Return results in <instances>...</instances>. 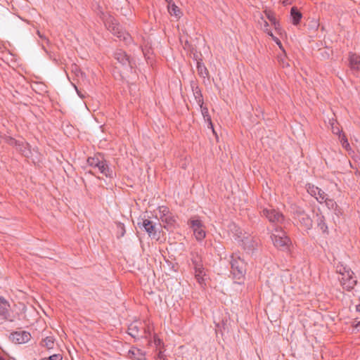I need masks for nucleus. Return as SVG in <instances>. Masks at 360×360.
I'll return each mask as SVG.
<instances>
[{
    "label": "nucleus",
    "instance_id": "f257e3e1",
    "mask_svg": "<svg viewBox=\"0 0 360 360\" xmlns=\"http://www.w3.org/2000/svg\"><path fill=\"white\" fill-rule=\"evenodd\" d=\"M230 258L231 272L233 278L238 281L237 283H240L245 276L246 264L237 253H232Z\"/></svg>",
    "mask_w": 360,
    "mask_h": 360
},
{
    "label": "nucleus",
    "instance_id": "f03ea898",
    "mask_svg": "<svg viewBox=\"0 0 360 360\" xmlns=\"http://www.w3.org/2000/svg\"><path fill=\"white\" fill-rule=\"evenodd\" d=\"M191 261L195 270V277L198 283L202 285L205 282L206 273L201 255L198 252H191Z\"/></svg>",
    "mask_w": 360,
    "mask_h": 360
},
{
    "label": "nucleus",
    "instance_id": "7ed1b4c3",
    "mask_svg": "<svg viewBox=\"0 0 360 360\" xmlns=\"http://www.w3.org/2000/svg\"><path fill=\"white\" fill-rule=\"evenodd\" d=\"M105 27L113 35L116 36L120 40L128 42L131 39L129 33L122 28V27L113 18H109L105 22Z\"/></svg>",
    "mask_w": 360,
    "mask_h": 360
},
{
    "label": "nucleus",
    "instance_id": "20e7f679",
    "mask_svg": "<svg viewBox=\"0 0 360 360\" xmlns=\"http://www.w3.org/2000/svg\"><path fill=\"white\" fill-rule=\"evenodd\" d=\"M188 225L193 230V235L198 241H202L205 238V226L198 217L191 218Z\"/></svg>",
    "mask_w": 360,
    "mask_h": 360
},
{
    "label": "nucleus",
    "instance_id": "39448f33",
    "mask_svg": "<svg viewBox=\"0 0 360 360\" xmlns=\"http://www.w3.org/2000/svg\"><path fill=\"white\" fill-rule=\"evenodd\" d=\"M160 219L165 225V229L174 228L176 224V217L172 213L167 206H159Z\"/></svg>",
    "mask_w": 360,
    "mask_h": 360
},
{
    "label": "nucleus",
    "instance_id": "423d86ee",
    "mask_svg": "<svg viewBox=\"0 0 360 360\" xmlns=\"http://www.w3.org/2000/svg\"><path fill=\"white\" fill-rule=\"evenodd\" d=\"M114 58L127 70H131L135 65V61L130 56L122 49H117L114 52Z\"/></svg>",
    "mask_w": 360,
    "mask_h": 360
},
{
    "label": "nucleus",
    "instance_id": "0eeeda50",
    "mask_svg": "<svg viewBox=\"0 0 360 360\" xmlns=\"http://www.w3.org/2000/svg\"><path fill=\"white\" fill-rule=\"evenodd\" d=\"M276 233L271 236V240L276 248L281 250H285L288 247L290 238L285 235L283 230H275Z\"/></svg>",
    "mask_w": 360,
    "mask_h": 360
},
{
    "label": "nucleus",
    "instance_id": "6e6552de",
    "mask_svg": "<svg viewBox=\"0 0 360 360\" xmlns=\"http://www.w3.org/2000/svg\"><path fill=\"white\" fill-rule=\"evenodd\" d=\"M262 212L270 222L279 224L282 223L284 220L283 214L275 209L264 208Z\"/></svg>",
    "mask_w": 360,
    "mask_h": 360
},
{
    "label": "nucleus",
    "instance_id": "1a4fd4ad",
    "mask_svg": "<svg viewBox=\"0 0 360 360\" xmlns=\"http://www.w3.org/2000/svg\"><path fill=\"white\" fill-rule=\"evenodd\" d=\"M353 275L354 272L352 271H347V274L344 273L340 278L341 285L347 291L352 290L357 283Z\"/></svg>",
    "mask_w": 360,
    "mask_h": 360
},
{
    "label": "nucleus",
    "instance_id": "9d476101",
    "mask_svg": "<svg viewBox=\"0 0 360 360\" xmlns=\"http://www.w3.org/2000/svg\"><path fill=\"white\" fill-rule=\"evenodd\" d=\"M31 338V335L29 332L25 330H19L13 332L10 334V340L16 344H23L27 342Z\"/></svg>",
    "mask_w": 360,
    "mask_h": 360
},
{
    "label": "nucleus",
    "instance_id": "9b49d317",
    "mask_svg": "<svg viewBox=\"0 0 360 360\" xmlns=\"http://www.w3.org/2000/svg\"><path fill=\"white\" fill-rule=\"evenodd\" d=\"M306 189L309 195L314 197L317 201L322 202L327 194L319 187L311 184H306Z\"/></svg>",
    "mask_w": 360,
    "mask_h": 360
},
{
    "label": "nucleus",
    "instance_id": "f8f14e48",
    "mask_svg": "<svg viewBox=\"0 0 360 360\" xmlns=\"http://www.w3.org/2000/svg\"><path fill=\"white\" fill-rule=\"evenodd\" d=\"M137 225L139 228L143 227L148 233L149 236H155L157 231L155 229V224L148 219H141V221H138Z\"/></svg>",
    "mask_w": 360,
    "mask_h": 360
},
{
    "label": "nucleus",
    "instance_id": "ddd939ff",
    "mask_svg": "<svg viewBox=\"0 0 360 360\" xmlns=\"http://www.w3.org/2000/svg\"><path fill=\"white\" fill-rule=\"evenodd\" d=\"M349 65L352 70L360 71V55L356 53L349 52L348 56Z\"/></svg>",
    "mask_w": 360,
    "mask_h": 360
},
{
    "label": "nucleus",
    "instance_id": "4468645a",
    "mask_svg": "<svg viewBox=\"0 0 360 360\" xmlns=\"http://www.w3.org/2000/svg\"><path fill=\"white\" fill-rule=\"evenodd\" d=\"M0 316L4 320H11L10 304L3 297H0Z\"/></svg>",
    "mask_w": 360,
    "mask_h": 360
},
{
    "label": "nucleus",
    "instance_id": "2eb2a0df",
    "mask_svg": "<svg viewBox=\"0 0 360 360\" xmlns=\"http://www.w3.org/2000/svg\"><path fill=\"white\" fill-rule=\"evenodd\" d=\"M98 169L99 172L105 175L106 177L112 178L113 172L109 167L107 160L103 158L102 160L96 166Z\"/></svg>",
    "mask_w": 360,
    "mask_h": 360
},
{
    "label": "nucleus",
    "instance_id": "dca6fc26",
    "mask_svg": "<svg viewBox=\"0 0 360 360\" xmlns=\"http://www.w3.org/2000/svg\"><path fill=\"white\" fill-rule=\"evenodd\" d=\"M127 356L132 360H146V352L135 347L129 350Z\"/></svg>",
    "mask_w": 360,
    "mask_h": 360
},
{
    "label": "nucleus",
    "instance_id": "f3484780",
    "mask_svg": "<svg viewBox=\"0 0 360 360\" xmlns=\"http://www.w3.org/2000/svg\"><path fill=\"white\" fill-rule=\"evenodd\" d=\"M201 109V112L203 116V118L205 121L207 123L208 128L211 129L212 131L213 134L215 135L216 138L217 139V134L214 129V125L212 122L211 116L209 114L208 108L202 104V105H199Z\"/></svg>",
    "mask_w": 360,
    "mask_h": 360
},
{
    "label": "nucleus",
    "instance_id": "a211bd4d",
    "mask_svg": "<svg viewBox=\"0 0 360 360\" xmlns=\"http://www.w3.org/2000/svg\"><path fill=\"white\" fill-rule=\"evenodd\" d=\"M142 327L139 326L138 323H131L128 327V334L135 339L143 338V335L141 334V330Z\"/></svg>",
    "mask_w": 360,
    "mask_h": 360
},
{
    "label": "nucleus",
    "instance_id": "6ab92c4d",
    "mask_svg": "<svg viewBox=\"0 0 360 360\" xmlns=\"http://www.w3.org/2000/svg\"><path fill=\"white\" fill-rule=\"evenodd\" d=\"M316 223L317 226L320 229L321 232L324 234H328V226L326 223L325 217L322 214L321 212H317L316 214Z\"/></svg>",
    "mask_w": 360,
    "mask_h": 360
},
{
    "label": "nucleus",
    "instance_id": "aec40b11",
    "mask_svg": "<svg viewBox=\"0 0 360 360\" xmlns=\"http://www.w3.org/2000/svg\"><path fill=\"white\" fill-rule=\"evenodd\" d=\"M264 14L267 19L271 22L272 25L274 27V29L276 31L280 32L281 30V27L279 21L276 18L275 13L271 10H265Z\"/></svg>",
    "mask_w": 360,
    "mask_h": 360
},
{
    "label": "nucleus",
    "instance_id": "412c9836",
    "mask_svg": "<svg viewBox=\"0 0 360 360\" xmlns=\"http://www.w3.org/2000/svg\"><path fill=\"white\" fill-rule=\"evenodd\" d=\"M300 226L305 230H310L313 226V221L309 214L307 213L302 214V217L297 219Z\"/></svg>",
    "mask_w": 360,
    "mask_h": 360
},
{
    "label": "nucleus",
    "instance_id": "4be33fe9",
    "mask_svg": "<svg viewBox=\"0 0 360 360\" xmlns=\"http://www.w3.org/2000/svg\"><path fill=\"white\" fill-rule=\"evenodd\" d=\"M302 18V13L299 11V9L296 6H292L290 9L291 22L294 25H297L300 24Z\"/></svg>",
    "mask_w": 360,
    "mask_h": 360
},
{
    "label": "nucleus",
    "instance_id": "5701e85b",
    "mask_svg": "<svg viewBox=\"0 0 360 360\" xmlns=\"http://www.w3.org/2000/svg\"><path fill=\"white\" fill-rule=\"evenodd\" d=\"M16 149L25 157L28 158L31 155V150L27 142L20 141L18 143Z\"/></svg>",
    "mask_w": 360,
    "mask_h": 360
},
{
    "label": "nucleus",
    "instance_id": "b1692460",
    "mask_svg": "<svg viewBox=\"0 0 360 360\" xmlns=\"http://www.w3.org/2000/svg\"><path fill=\"white\" fill-rule=\"evenodd\" d=\"M243 245L244 250L248 251H253L257 249L258 243L252 238H246L245 239L243 240Z\"/></svg>",
    "mask_w": 360,
    "mask_h": 360
},
{
    "label": "nucleus",
    "instance_id": "393cba45",
    "mask_svg": "<svg viewBox=\"0 0 360 360\" xmlns=\"http://www.w3.org/2000/svg\"><path fill=\"white\" fill-rule=\"evenodd\" d=\"M104 158V155L101 153H97L94 155V157H89L87 158V164L89 166L91 167H95L96 166L99 164L101 160Z\"/></svg>",
    "mask_w": 360,
    "mask_h": 360
},
{
    "label": "nucleus",
    "instance_id": "a878e982",
    "mask_svg": "<svg viewBox=\"0 0 360 360\" xmlns=\"http://www.w3.org/2000/svg\"><path fill=\"white\" fill-rule=\"evenodd\" d=\"M197 72L198 75L201 77L205 78L209 76V71L202 63V59L197 60Z\"/></svg>",
    "mask_w": 360,
    "mask_h": 360
},
{
    "label": "nucleus",
    "instance_id": "bb28decb",
    "mask_svg": "<svg viewBox=\"0 0 360 360\" xmlns=\"http://www.w3.org/2000/svg\"><path fill=\"white\" fill-rule=\"evenodd\" d=\"M167 8L168 12L171 15H174L179 18L182 15V12L181 11V10L173 2L171 4L167 5Z\"/></svg>",
    "mask_w": 360,
    "mask_h": 360
},
{
    "label": "nucleus",
    "instance_id": "cd10ccee",
    "mask_svg": "<svg viewBox=\"0 0 360 360\" xmlns=\"http://www.w3.org/2000/svg\"><path fill=\"white\" fill-rule=\"evenodd\" d=\"M41 345L47 349H53L54 347V338L51 336L46 337L42 340Z\"/></svg>",
    "mask_w": 360,
    "mask_h": 360
},
{
    "label": "nucleus",
    "instance_id": "c85d7f7f",
    "mask_svg": "<svg viewBox=\"0 0 360 360\" xmlns=\"http://www.w3.org/2000/svg\"><path fill=\"white\" fill-rule=\"evenodd\" d=\"M194 98L199 105L204 104L203 96L200 88L192 90Z\"/></svg>",
    "mask_w": 360,
    "mask_h": 360
},
{
    "label": "nucleus",
    "instance_id": "c756f323",
    "mask_svg": "<svg viewBox=\"0 0 360 360\" xmlns=\"http://www.w3.org/2000/svg\"><path fill=\"white\" fill-rule=\"evenodd\" d=\"M339 139H340L342 146L345 149L348 150L350 148V145L348 142L347 138L346 135L345 134V133H342L341 136H339Z\"/></svg>",
    "mask_w": 360,
    "mask_h": 360
},
{
    "label": "nucleus",
    "instance_id": "7c9ffc66",
    "mask_svg": "<svg viewBox=\"0 0 360 360\" xmlns=\"http://www.w3.org/2000/svg\"><path fill=\"white\" fill-rule=\"evenodd\" d=\"M323 201L326 202V206L329 209H332L333 210L334 207H335V209L338 207V204L336 203V202L333 199L328 198L327 196H326L323 199Z\"/></svg>",
    "mask_w": 360,
    "mask_h": 360
},
{
    "label": "nucleus",
    "instance_id": "2f4dec72",
    "mask_svg": "<svg viewBox=\"0 0 360 360\" xmlns=\"http://www.w3.org/2000/svg\"><path fill=\"white\" fill-rule=\"evenodd\" d=\"M278 61L283 68L288 67L290 65L287 60L285 54L278 56Z\"/></svg>",
    "mask_w": 360,
    "mask_h": 360
},
{
    "label": "nucleus",
    "instance_id": "473e14b6",
    "mask_svg": "<svg viewBox=\"0 0 360 360\" xmlns=\"http://www.w3.org/2000/svg\"><path fill=\"white\" fill-rule=\"evenodd\" d=\"M331 129L332 131L334 134L341 136L342 131L339 128L338 123L335 124L334 122L331 123Z\"/></svg>",
    "mask_w": 360,
    "mask_h": 360
},
{
    "label": "nucleus",
    "instance_id": "72a5a7b5",
    "mask_svg": "<svg viewBox=\"0 0 360 360\" xmlns=\"http://www.w3.org/2000/svg\"><path fill=\"white\" fill-rule=\"evenodd\" d=\"M293 214H294V217L295 219H297L298 218H300V217L302 216V214H306L305 211L300 207H296V209L293 211Z\"/></svg>",
    "mask_w": 360,
    "mask_h": 360
},
{
    "label": "nucleus",
    "instance_id": "f704fd0d",
    "mask_svg": "<svg viewBox=\"0 0 360 360\" xmlns=\"http://www.w3.org/2000/svg\"><path fill=\"white\" fill-rule=\"evenodd\" d=\"M293 214H294V217L295 219H297L298 218H300V217L302 216V214H306L305 211L300 207H296V209L293 211Z\"/></svg>",
    "mask_w": 360,
    "mask_h": 360
},
{
    "label": "nucleus",
    "instance_id": "c9c22d12",
    "mask_svg": "<svg viewBox=\"0 0 360 360\" xmlns=\"http://www.w3.org/2000/svg\"><path fill=\"white\" fill-rule=\"evenodd\" d=\"M63 356L60 354H54L51 355L49 357H44L41 359L40 360H62Z\"/></svg>",
    "mask_w": 360,
    "mask_h": 360
},
{
    "label": "nucleus",
    "instance_id": "e433bc0d",
    "mask_svg": "<svg viewBox=\"0 0 360 360\" xmlns=\"http://www.w3.org/2000/svg\"><path fill=\"white\" fill-rule=\"evenodd\" d=\"M20 141L16 140L14 138L10 136L6 139V143L10 146H15V148H17L18 143H19Z\"/></svg>",
    "mask_w": 360,
    "mask_h": 360
},
{
    "label": "nucleus",
    "instance_id": "4c0bfd02",
    "mask_svg": "<svg viewBox=\"0 0 360 360\" xmlns=\"http://www.w3.org/2000/svg\"><path fill=\"white\" fill-rule=\"evenodd\" d=\"M268 35H269V36H270V37L272 38V39H273V40H274V41H275V42H276L278 46H279V47H280L283 51H284V50H283V46H282V44H281V41L279 40V39H278V38H277L276 37H275V36L273 34V33H272V32H271V31H268Z\"/></svg>",
    "mask_w": 360,
    "mask_h": 360
},
{
    "label": "nucleus",
    "instance_id": "58836bf2",
    "mask_svg": "<svg viewBox=\"0 0 360 360\" xmlns=\"http://www.w3.org/2000/svg\"><path fill=\"white\" fill-rule=\"evenodd\" d=\"M347 271H352V270L349 268H348L347 266H344L342 265L337 266V272H338L340 274H341L342 276H343L344 273L347 274Z\"/></svg>",
    "mask_w": 360,
    "mask_h": 360
},
{
    "label": "nucleus",
    "instance_id": "ea45409f",
    "mask_svg": "<svg viewBox=\"0 0 360 360\" xmlns=\"http://www.w3.org/2000/svg\"><path fill=\"white\" fill-rule=\"evenodd\" d=\"M117 228L119 229L120 237L124 236V235L125 234V228L124 224L122 223H118Z\"/></svg>",
    "mask_w": 360,
    "mask_h": 360
},
{
    "label": "nucleus",
    "instance_id": "a19ab883",
    "mask_svg": "<svg viewBox=\"0 0 360 360\" xmlns=\"http://www.w3.org/2000/svg\"><path fill=\"white\" fill-rule=\"evenodd\" d=\"M190 86H191V90H193V89L196 90V89L200 88L198 86V80L196 79H192L190 82Z\"/></svg>",
    "mask_w": 360,
    "mask_h": 360
},
{
    "label": "nucleus",
    "instance_id": "79ce46f5",
    "mask_svg": "<svg viewBox=\"0 0 360 360\" xmlns=\"http://www.w3.org/2000/svg\"><path fill=\"white\" fill-rule=\"evenodd\" d=\"M144 330V337L146 338H148V336L150 335L151 331H150V327L149 326H147V327L143 328Z\"/></svg>",
    "mask_w": 360,
    "mask_h": 360
},
{
    "label": "nucleus",
    "instance_id": "37998d69",
    "mask_svg": "<svg viewBox=\"0 0 360 360\" xmlns=\"http://www.w3.org/2000/svg\"><path fill=\"white\" fill-rule=\"evenodd\" d=\"M333 210H334L335 214L337 216H340V215L342 214V209L338 205V207L336 209H335V207H334Z\"/></svg>",
    "mask_w": 360,
    "mask_h": 360
},
{
    "label": "nucleus",
    "instance_id": "c03bdc74",
    "mask_svg": "<svg viewBox=\"0 0 360 360\" xmlns=\"http://www.w3.org/2000/svg\"><path fill=\"white\" fill-rule=\"evenodd\" d=\"M154 343L155 345L158 346L162 343V340L158 338L157 335H154Z\"/></svg>",
    "mask_w": 360,
    "mask_h": 360
},
{
    "label": "nucleus",
    "instance_id": "a18cd8bd",
    "mask_svg": "<svg viewBox=\"0 0 360 360\" xmlns=\"http://www.w3.org/2000/svg\"><path fill=\"white\" fill-rule=\"evenodd\" d=\"M156 359L157 360H167L164 354L162 352H159Z\"/></svg>",
    "mask_w": 360,
    "mask_h": 360
},
{
    "label": "nucleus",
    "instance_id": "49530a36",
    "mask_svg": "<svg viewBox=\"0 0 360 360\" xmlns=\"http://www.w3.org/2000/svg\"><path fill=\"white\" fill-rule=\"evenodd\" d=\"M37 34L39 35V37L41 39H42L45 40L47 44H49V42H50V41H49V39H48L45 36H44L43 34H41L40 33V32H39V31H37Z\"/></svg>",
    "mask_w": 360,
    "mask_h": 360
},
{
    "label": "nucleus",
    "instance_id": "de8ad7c7",
    "mask_svg": "<svg viewBox=\"0 0 360 360\" xmlns=\"http://www.w3.org/2000/svg\"><path fill=\"white\" fill-rule=\"evenodd\" d=\"M268 27H269V23H268L266 20H264V27H263V30H264V31L265 32H266L267 34H268V31H271V30L268 28Z\"/></svg>",
    "mask_w": 360,
    "mask_h": 360
},
{
    "label": "nucleus",
    "instance_id": "09e8293b",
    "mask_svg": "<svg viewBox=\"0 0 360 360\" xmlns=\"http://www.w3.org/2000/svg\"><path fill=\"white\" fill-rule=\"evenodd\" d=\"M191 46V44H189V42L186 40L185 41V44L184 46V49H187V48H189Z\"/></svg>",
    "mask_w": 360,
    "mask_h": 360
},
{
    "label": "nucleus",
    "instance_id": "8fccbe9b",
    "mask_svg": "<svg viewBox=\"0 0 360 360\" xmlns=\"http://www.w3.org/2000/svg\"><path fill=\"white\" fill-rule=\"evenodd\" d=\"M293 1L294 0H284L283 1V4H290L292 3Z\"/></svg>",
    "mask_w": 360,
    "mask_h": 360
},
{
    "label": "nucleus",
    "instance_id": "3c124183",
    "mask_svg": "<svg viewBox=\"0 0 360 360\" xmlns=\"http://www.w3.org/2000/svg\"><path fill=\"white\" fill-rule=\"evenodd\" d=\"M165 1L167 3V5L171 4L173 1V0H165Z\"/></svg>",
    "mask_w": 360,
    "mask_h": 360
},
{
    "label": "nucleus",
    "instance_id": "603ef678",
    "mask_svg": "<svg viewBox=\"0 0 360 360\" xmlns=\"http://www.w3.org/2000/svg\"><path fill=\"white\" fill-rule=\"evenodd\" d=\"M355 327H356V328L360 327V321H359V322L355 325Z\"/></svg>",
    "mask_w": 360,
    "mask_h": 360
},
{
    "label": "nucleus",
    "instance_id": "864d4df0",
    "mask_svg": "<svg viewBox=\"0 0 360 360\" xmlns=\"http://www.w3.org/2000/svg\"><path fill=\"white\" fill-rule=\"evenodd\" d=\"M0 360H6V359L3 356H0Z\"/></svg>",
    "mask_w": 360,
    "mask_h": 360
},
{
    "label": "nucleus",
    "instance_id": "5fc2aeb1",
    "mask_svg": "<svg viewBox=\"0 0 360 360\" xmlns=\"http://www.w3.org/2000/svg\"><path fill=\"white\" fill-rule=\"evenodd\" d=\"M42 48H43V49H44L45 51H46V49H45V46H44V45L42 46Z\"/></svg>",
    "mask_w": 360,
    "mask_h": 360
}]
</instances>
